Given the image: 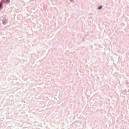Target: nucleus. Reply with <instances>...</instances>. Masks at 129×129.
Listing matches in <instances>:
<instances>
[{
    "instance_id": "f257e3e1",
    "label": "nucleus",
    "mask_w": 129,
    "mask_h": 129,
    "mask_svg": "<svg viewBox=\"0 0 129 129\" xmlns=\"http://www.w3.org/2000/svg\"><path fill=\"white\" fill-rule=\"evenodd\" d=\"M3 2V1H2L0 3V9L2 7V3Z\"/></svg>"
},
{
    "instance_id": "f03ea898",
    "label": "nucleus",
    "mask_w": 129,
    "mask_h": 129,
    "mask_svg": "<svg viewBox=\"0 0 129 129\" xmlns=\"http://www.w3.org/2000/svg\"><path fill=\"white\" fill-rule=\"evenodd\" d=\"M7 3H9V1H8V2Z\"/></svg>"
}]
</instances>
